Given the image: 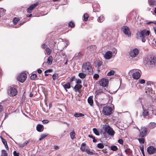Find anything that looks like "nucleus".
<instances>
[{
  "mask_svg": "<svg viewBox=\"0 0 156 156\" xmlns=\"http://www.w3.org/2000/svg\"><path fill=\"white\" fill-rule=\"evenodd\" d=\"M82 71L87 75L92 74L93 70L91 64L89 62L83 63L82 67Z\"/></svg>",
  "mask_w": 156,
  "mask_h": 156,
  "instance_id": "f257e3e1",
  "label": "nucleus"
},
{
  "mask_svg": "<svg viewBox=\"0 0 156 156\" xmlns=\"http://www.w3.org/2000/svg\"><path fill=\"white\" fill-rule=\"evenodd\" d=\"M144 62L146 66H150L156 62V59L155 58L152 57L145 58L144 59Z\"/></svg>",
  "mask_w": 156,
  "mask_h": 156,
  "instance_id": "f03ea898",
  "label": "nucleus"
},
{
  "mask_svg": "<svg viewBox=\"0 0 156 156\" xmlns=\"http://www.w3.org/2000/svg\"><path fill=\"white\" fill-rule=\"evenodd\" d=\"M103 129L105 132L111 136H113L115 133V131L108 125H103Z\"/></svg>",
  "mask_w": 156,
  "mask_h": 156,
  "instance_id": "7ed1b4c3",
  "label": "nucleus"
},
{
  "mask_svg": "<svg viewBox=\"0 0 156 156\" xmlns=\"http://www.w3.org/2000/svg\"><path fill=\"white\" fill-rule=\"evenodd\" d=\"M112 111L113 109L111 107L106 106L103 107L102 112L104 115L108 116L112 113Z\"/></svg>",
  "mask_w": 156,
  "mask_h": 156,
  "instance_id": "20e7f679",
  "label": "nucleus"
},
{
  "mask_svg": "<svg viewBox=\"0 0 156 156\" xmlns=\"http://www.w3.org/2000/svg\"><path fill=\"white\" fill-rule=\"evenodd\" d=\"M150 34V32L149 30H146L140 31L139 33L140 37L142 39V41L143 42H145L146 41V39L145 37L148 36Z\"/></svg>",
  "mask_w": 156,
  "mask_h": 156,
  "instance_id": "39448f33",
  "label": "nucleus"
},
{
  "mask_svg": "<svg viewBox=\"0 0 156 156\" xmlns=\"http://www.w3.org/2000/svg\"><path fill=\"white\" fill-rule=\"evenodd\" d=\"M8 94L10 96H14L16 95L18 93L17 89L13 87L10 86L8 88Z\"/></svg>",
  "mask_w": 156,
  "mask_h": 156,
  "instance_id": "423d86ee",
  "label": "nucleus"
},
{
  "mask_svg": "<svg viewBox=\"0 0 156 156\" xmlns=\"http://www.w3.org/2000/svg\"><path fill=\"white\" fill-rule=\"evenodd\" d=\"M147 153L149 154H152L156 153V148L153 146H150L147 149Z\"/></svg>",
  "mask_w": 156,
  "mask_h": 156,
  "instance_id": "0eeeda50",
  "label": "nucleus"
},
{
  "mask_svg": "<svg viewBox=\"0 0 156 156\" xmlns=\"http://www.w3.org/2000/svg\"><path fill=\"white\" fill-rule=\"evenodd\" d=\"M27 77V75L24 73L20 74L17 78L18 80L21 83L23 82Z\"/></svg>",
  "mask_w": 156,
  "mask_h": 156,
  "instance_id": "6e6552de",
  "label": "nucleus"
},
{
  "mask_svg": "<svg viewBox=\"0 0 156 156\" xmlns=\"http://www.w3.org/2000/svg\"><path fill=\"white\" fill-rule=\"evenodd\" d=\"M147 129L146 128L142 127L140 130V131L139 137H143L145 136L147 134Z\"/></svg>",
  "mask_w": 156,
  "mask_h": 156,
  "instance_id": "1a4fd4ad",
  "label": "nucleus"
},
{
  "mask_svg": "<svg viewBox=\"0 0 156 156\" xmlns=\"http://www.w3.org/2000/svg\"><path fill=\"white\" fill-rule=\"evenodd\" d=\"M139 53V51L138 49L136 48H135L130 51L129 55L132 57H135Z\"/></svg>",
  "mask_w": 156,
  "mask_h": 156,
  "instance_id": "9d476101",
  "label": "nucleus"
},
{
  "mask_svg": "<svg viewBox=\"0 0 156 156\" xmlns=\"http://www.w3.org/2000/svg\"><path fill=\"white\" fill-rule=\"evenodd\" d=\"M108 80L107 79L103 78L99 81L100 85L103 87H106L108 85Z\"/></svg>",
  "mask_w": 156,
  "mask_h": 156,
  "instance_id": "9b49d317",
  "label": "nucleus"
},
{
  "mask_svg": "<svg viewBox=\"0 0 156 156\" xmlns=\"http://www.w3.org/2000/svg\"><path fill=\"white\" fill-rule=\"evenodd\" d=\"M122 31L126 35H127L128 37L130 36V32L128 27L126 26H123L122 27Z\"/></svg>",
  "mask_w": 156,
  "mask_h": 156,
  "instance_id": "f8f14e48",
  "label": "nucleus"
},
{
  "mask_svg": "<svg viewBox=\"0 0 156 156\" xmlns=\"http://www.w3.org/2000/svg\"><path fill=\"white\" fill-rule=\"evenodd\" d=\"M38 5V3L36 2L33 4L31 5L30 7L27 8V12L29 13H31L32 10Z\"/></svg>",
  "mask_w": 156,
  "mask_h": 156,
  "instance_id": "ddd939ff",
  "label": "nucleus"
},
{
  "mask_svg": "<svg viewBox=\"0 0 156 156\" xmlns=\"http://www.w3.org/2000/svg\"><path fill=\"white\" fill-rule=\"evenodd\" d=\"M38 5V3L36 2L33 4L31 5L30 7L27 8V12L29 13H31L32 10Z\"/></svg>",
  "mask_w": 156,
  "mask_h": 156,
  "instance_id": "4468645a",
  "label": "nucleus"
},
{
  "mask_svg": "<svg viewBox=\"0 0 156 156\" xmlns=\"http://www.w3.org/2000/svg\"><path fill=\"white\" fill-rule=\"evenodd\" d=\"M96 48V46L95 45H91L87 48L88 51L89 53L94 52Z\"/></svg>",
  "mask_w": 156,
  "mask_h": 156,
  "instance_id": "2eb2a0df",
  "label": "nucleus"
},
{
  "mask_svg": "<svg viewBox=\"0 0 156 156\" xmlns=\"http://www.w3.org/2000/svg\"><path fill=\"white\" fill-rule=\"evenodd\" d=\"M112 56V52L110 51H107L105 54L104 57L106 59H110Z\"/></svg>",
  "mask_w": 156,
  "mask_h": 156,
  "instance_id": "dca6fc26",
  "label": "nucleus"
},
{
  "mask_svg": "<svg viewBox=\"0 0 156 156\" xmlns=\"http://www.w3.org/2000/svg\"><path fill=\"white\" fill-rule=\"evenodd\" d=\"M133 77L135 79H138L140 76V74L139 72H136L133 74Z\"/></svg>",
  "mask_w": 156,
  "mask_h": 156,
  "instance_id": "f3484780",
  "label": "nucleus"
},
{
  "mask_svg": "<svg viewBox=\"0 0 156 156\" xmlns=\"http://www.w3.org/2000/svg\"><path fill=\"white\" fill-rule=\"evenodd\" d=\"M43 126L40 124H38L36 127V129L39 132H41L43 131L44 130Z\"/></svg>",
  "mask_w": 156,
  "mask_h": 156,
  "instance_id": "a211bd4d",
  "label": "nucleus"
},
{
  "mask_svg": "<svg viewBox=\"0 0 156 156\" xmlns=\"http://www.w3.org/2000/svg\"><path fill=\"white\" fill-rule=\"evenodd\" d=\"M93 96H90L88 98L87 101L88 103L91 106H92L93 104Z\"/></svg>",
  "mask_w": 156,
  "mask_h": 156,
  "instance_id": "6ab92c4d",
  "label": "nucleus"
},
{
  "mask_svg": "<svg viewBox=\"0 0 156 156\" xmlns=\"http://www.w3.org/2000/svg\"><path fill=\"white\" fill-rule=\"evenodd\" d=\"M156 127V123L155 122H151L149 125V127L151 129H154Z\"/></svg>",
  "mask_w": 156,
  "mask_h": 156,
  "instance_id": "aec40b11",
  "label": "nucleus"
},
{
  "mask_svg": "<svg viewBox=\"0 0 156 156\" xmlns=\"http://www.w3.org/2000/svg\"><path fill=\"white\" fill-rule=\"evenodd\" d=\"M62 86L66 91H67V89H69L70 88V84L69 83H67L65 84H62Z\"/></svg>",
  "mask_w": 156,
  "mask_h": 156,
  "instance_id": "412c9836",
  "label": "nucleus"
},
{
  "mask_svg": "<svg viewBox=\"0 0 156 156\" xmlns=\"http://www.w3.org/2000/svg\"><path fill=\"white\" fill-rule=\"evenodd\" d=\"M82 86L80 84H76L74 87V90L75 92H77L79 90L81 89Z\"/></svg>",
  "mask_w": 156,
  "mask_h": 156,
  "instance_id": "4be33fe9",
  "label": "nucleus"
},
{
  "mask_svg": "<svg viewBox=\"0 0 156 156\" xmlns=\"http://www.w3.org/2000/svg\"><path fill=\"white\" fill-rule=\"evenodd\" d=\"M69 134L70 136V138L72 140H73L76 138V134L75 131L74 130H73L72 132H71Z\"/></svg>",
  "mask_w": 156,
  "mask_h": 156,
  "instance_id": "5701e85b",
  "label": "nucleus"
},
{
  "mask_svg": "<svg viewBox=\"0 0 156 156\" xmlns=\"http://www.w3.org/2000/svg\"><path fill=\"white\" fill-rule=\"evenodd\" d=\"M102 65V62L100 61H98L95 62V66L96 67L99 68Z\"/></svg>",
  "mask_w": 156,
  "mask_h": 156,
  "instance_id": "b1692460",
  "label": "nucleus"
},
{
  "mask_svg": "<svg viewBox=\"0 0 156 156\" xmlns=\"http://www.w3.org/2000/svg\"><path fill=\"white\" fill-rule=\"evenodd\" d=\"M87 75V74L85 73L84 72H82V73H80L78 75L80 78L83 79L85 78L86 75Z\"/></svg>",
  "mask_w": 156,
  "mask_h": 156,
  "instance_id": "393cba45",
  "label": "nucleus"
},
{
  "mask_svg": "<svg viewBox=\"0 0 156 156\" xmlns=\"http://www.w3.org/2000/svg\"><path fill=\"white\" fill-rule=\"evenodd\" d=\"M149 4L151 5H156V1L155 0H149Z\"/></svg>",
  "mask_w": 156,
  "mask_h": 156,
  "instance_id": "a878e982",
  "label": "nucleus"
},
{
  "mask_svg": "<svg viewBox=\"0 0 156 156\" xmlns=\"http://www.w3.org/2000/svg\"><path fill=\"white\" fill-rule=\"evenodd\" d=\"M52 57L51 56H49L48 58L47 63L48 64H51L52 63Z\"/></svg>",
  "mask_w": 156,
  "mask_h": 156,
  "instance_id": "bb28decb",
  "label": "nucleus"
},
{
  "mask_svg": "<svg viewBox=\"0 0 156 156\" xmlns=\"http://www.w3.org/2000/svg\"><path fill=\"white\" fill-rule=\"evenodd\" d=\"M84 115L83 114L80 113H76L74 115V116L76 117H82Z\"/></svg>",
  "mask_w": 156,
  "mask_h": 156,
  "instance_id": "cd10ccee",
  "label": "nucleus"
},
{
  "mask_svg": "<svg viewBox=\"0 0 156 156\" xmlns=\"http://www.w3.org/2000/svg\"><path fill=\"white\" fill-rule=\"evenodd\" d=\"M45 51H46L47 54L48 55H49L51 54V50L49 48H47L46 49Z\"/></svg>",
  "mask_w": 156,
  "mask_h": 156,
  "instance_id": "c85d7f7f",
  "label": "nucleus"
},
{
  "mask_svg": "<svg viewBox=\"0 0 156 156\" xmlns=\"http://www.w3.org/2000/svg\"><path fill=\"white\" fill-rule=\"evenodd\" d=\"M93 130L94 133L97 136L99 135L100 134L99 133V132L97 129L94 128L93 129Z\"/></svg>",
  "mask_w": 156,
  "mask_h": 156,
  "instance_id": "c756f323",
  "label": "nucleus"
},
{
  "mask_svg": "<svg viewBox=\"0 0 156 156\" xmlns=\"http://www.w3.org/2000/svg\"><path fill=\"white\" fill-rule=\"evenodd\" d=\"M98 21L100 22H101L104 20V16H100L98 19Z\"/></svg>",
  "mask_w": 156,
  "mask_h": 156,
  "instance_id": "7c9ffc66",
  "label": "nucleus"
},
{
  "mask_svg": "<svg viewBox=\"0 0 156 156\" xmlns=\"http://www.w3.org/2000/svg\"><path fill=\"white\" fill-rule=\"evenodd\" d=\"M88 17L89 16L88 14L87 13H85L83 15L84 19V21H87L88 20Z\"/></svg>",
  "mask_w": 156,
  "mask_h": 156,
  "instance_id": "2f4dec72",
  "label": "nucleus"
},
{
  "mask_svg": "<svg viewBox=\"0 0 156 156\" xmlns=\"http://www.w3.org/2000/svg\"><path fill=\"white\" fill-rule=\"evenodd\" d=\"M48 136L47 134H42L41 135L40 138L39 139L40 140H41L44 138H45L46 136Z\"/></svg>",
  "mask_w": 156,
  "mask_h": 156,
  "instance_id": "473e14b6",
  "label": "nucleus"
},
{
  "mask_svg": "<svg viewBox=\"0 0 156 156\" xmlns=\"http://www.w3.org/2000/svg\"><path fill=\"white\" fill-rule=\"evenodd\" d=\"M5 10L2 8H0V15L1 16L4 14Z\"/></svg>",
  "mask_w": 156,
  "mask_h": 156,
  "instance_id": "72a5a7b5",
  "label": "nucleus"
},
{
  "mask_svg": "<svg viewBox=\"0 0 156 156\" xmlns=\"http://www.w3.org/2000/svg\"><path fill=\"white\" fill-rule=\"evenodd\" d=\"M97 147L100 149H102L104 147V145L102 143H99L97 144Z\"/></svg>",
  "mask_w": 156,
  "mask_h": 156,
  "instance_id": "f704fd0d",
  "label": "nucleus"
},
{
  "mask_svg": "<svg viewBox=\"0 0 156 156\" xmlns=\"http://www.w3.org/2000/svg\"><path fill=\"white\" fill-rule=\"evenodd\" d=\"M2 156H7V154L6 151L5 150H2Z\"/></svg>",
  "mask_w": 156,
  "mask_h": 156,
  "instance_id": "c9c22d12",
  "label": "nucleus"
},
{
  "mask_svg": "<svg viewBox=\"0 0 156 156\" xmlns=\"http://www.w3.org/2000/svg\"><path fill=\"white\" fill-rule=\"evenodd\" d=\"M111 150L113 151H116L118 149V148L115 146H113L111 147Z\"/></svg>",
  "mask_w": 156,
  "mask_h": 156,
  "instance_id": "e433bc0d",
  "label": "nucleus"
},
{
  "mask_svg": "<svg viewBox=\"0 0 156 156\" xmlns=\"http://www.w3.org/2000/svg\"><path fill=\"white\" fill-rule=\"evenodd\" d=\"M37 77V76L36 74H33L31 75L30 78L32 80H34Z\"/></svg>",
  "mask_w": 156,
  "mask_h": 156,
  "instance_id": "4c0bfd02",
  "label": "nucleus"
},
{
  "mask_svg": "<svg viewBox=\"0 0 156 156\" xmlns=\"http://www.w3.org/2000/svg\"><path fill=\"white\" fill-rule=\"evenodd\" d=\"M86 151L88 154L93 155L94 154V153L93 152L91 151L90 149L87 150Z\"/></svg>",
  "mask_w": 156,
  "mask_h": 156,
  "instance_id": "58836bf2",
  "label": "nucleus"
},
{
  "mask_svg": "<svg viewBox=\"0 0 156 156\" xmlns=\"http://www.w3.org/2000/svg\"><path fill=\"white\" fill-rule=\"evenodd\" d=\"M139 143L140 144H144V138H141L138 139Z\"/></svg>",
  "mask_w": 156,
  "mask_h": 156,
  "instance_id": "ea45409f",
  "label": "nucleus"
},
{
  "mask_svg": "<svg viewBox=\"0 0 156 156\" xmlns=\"http://www.w3.org/2000/svg\"><path fill=\"white\" fill-rule=\"evenodd\" d=\"M103 92L102 90H98L95 92V93L96 95H98L102 93H103Z\"/></svg>",
  "mask_w": 156,
  "mask_h": 156,
  "instance_id": "a19ab883",
  "label": "nucleus"
},
{
  "mask_svg": "<svg viewBox=\"0 0 156 156\" xmlns=\"http://www.w3.org/2000/svg\"><path fill=\"white\" fill-rule=\"evenodd\" d=\"M114 71L112 70H111L110 72L108 73L107 75L108 76H111L112 75H113L114 74Z\"/></svg>",
  "mask_w": 156,
  "mask_h": 156,
  "instance_id": "79ce46f5",
  "label": "nucleus"
},
{
  "mask_svg": "<svg viewBox=\"0 0 156 156\" xmlns=\"http://www.w3.org/2000/svg\"><path fill=\"white\" fill-rule=\"evenodd\" d=\"M0 138L3 144L4 145H5V144L6 145L7 143L6 140L1 136H0Z\"/></svg>",
  "mask_w": 156,
  "mask_h": 156,
  "instance_id": "37998d69",
  "label": "nucleus"
},
{
  "mask_svg": "<svg viewBox=\"0 0 156 156\" xmlns=\"http://www.w3.org/2000/svg\"><path fill=\"white\" fill-rule=\"evenodd\" d=\"M58 77V74H54L52 76V78L54 80H55Z\"/></svg>",
  "mask_w": 156,
  "mask_h": 156,
  "instance_id": "c03bdc74",
  "label": "nucleus"
},
{
  "mask_svg": "<svg viewBox=\"0 0 156 156\" xmlns=\"http://www.w3.org/2000/svg\"><path fill=\"white\" fill-rule=\"evenodd\" d=\"M145 80L144 79H140L138 80V82L141 84H143L145 83Z\"/></svg>",
  "mask_w": 156,
  "mask_h": 156,
  "instance_id": "a18cd8bd",
  "label": "nucleus"
},
{
  "mask_svg": "<svg viewBox=\"0 0 156 156\" xmlns=\"http://www.w3.org/2000/svg\"><path fill=\"white\" fill-rule=\"evenodd\" d=\"M69 26L71 27H74L75 25L73 22L71 21L69 23Z\"/></svg>",
  "mask_w": 156,
  "mask_h": 156,
  "instance_id": "49530a36",
  "label": "nucleus"
},
{
  "mask_svg": "<svg viewBox=\"0 0 156 156\" xmlns=\"http://www.w3.org/2000/svg\"><path fill=\"white\" fill-rule=\"evenodd\" d=\"M148 112L147 111H144L143 112V115H144L145 117H147V116H148Z\"/></svg>",
  "mask_w": 156,
  "mask_h": 156,
  "instance_id": "de8ad7c7",
  "label": "nucleus"
},
{
  "mask_svg": "<svg viewBox=\"0 0 156 156\" xmlns=\"http://www.w3.org/2000/svg\"><path fill=\"white\" fill-rule=\"evenodd\" d=\"M18 21V20L16 18H15L13 20L12 22H13V23L14 24H16L17 23Z\"/></svg>",
  "mask_w": 156,
  "mask_h": 156,
  "instance_id": "09e8293b",
  "label": "nucleus"
},
{
  "mask_svg": "<svg viewBox=\"0 0 156 156\" xmlns=\"http://www.w3.org/2000/svg\"><path fill=\"white\" fill-rule=\"evenodd\" d=\"M93 77L97 80L99 77V75L97 74H95L94 75Z\"/></svg>",
  "mask_w": 156,
  "mask_h": 156,
  "instance_id": "8fccbe9b",
  "label": "nucleus"
},
{
  "mask_svg": "<svg viewBox=\"0 0 156 156\" xmlns=\"http://www.w3.org/2000/svg\"><path fill=\"white\" fill-rule=\"evenodd\" d=\"M3 111V106L0 103V112Z\"/></svg>",
  "mask_w": 156,
  "mask_h": 156,
  "instance_id": "3c124183",
  "label": "nucleus"
},
{
  "mask_svg": "<svg viewBox=\"0 0 156 156\" xmlns=\"http://www.w3.org/2000/svg\"><path fill=\"white\" fill-rule=\"evenodd\" d=\"M118 142L121 144H123V141L122 139H119L118 140Z\"/></svg>",
  "mask_w": 156,
  "mask_h": 156,
  "instance_id": "603ef678",
  "label": "nucleus"
},
{
  "mask_svg": "<svg viewBox=\"0 0 156 156\" xmlns=\"http://www.w3.org/2000/svg\"><path fill=\"white\" fill-rule=\"evenodd\" d=\"M80 149L81 151H86V150L85 147H82L81 146L80 147Z\"/></svg>",
  "mask_w": 156,
  "mask_h": 156,
  "instance_id": "864d4df0",
  "label": "nucleus"
},
{
  "mask_svg": "<svg viewBox=\"0 0 156 156\" xmlns=\"http://www.w3.org/2000/svg\"><path fill=\"white\" fill-rule=\"evenodd\" d=\"M13 154L14 156H19V154L16 153V151H14Z\"/></svg>",
  "mask_w": 156,
  "mask_h": 156,
  "instance_id": "5fc2aeb1",
  "label": "nucleus"
},
{
  "mask_svg": "<svg viewBox=\"0 0 156 156\" xmlns=\"http://www.w3.org/2000/svg\"><path fill=\"white\" fill-rule=\"evenodd\" d=\"M42 48L44 49L46 47V45L45 44H44L41 46Z\"/></svg>",
  "mask_w": 156,
  "mask_h": 156,
  "instance_id": "6e6d98bb",
  "label": "nucleus"
},
{
  "mask_svg": "<svg viewBox=\"0 0 156 156\" xmlns=\"http://www.w3.org/2000/svg\"><path fill=\"white\" fill-rule=\"evenodd\" d=\"M75 79V76H73L71 77V78L70 79V82H71L74 80V79Z\"/></svg>",
  "mask_w": 156,
  "mask_h": 156,
  "instance_id": "4d7b16f0",
  "label": "nucleus"
},
{
  "mask_svg": "<svg viewBox=\"0 0 156 156\" xmlns=\"http://www.w3.org/2000/svg\"><path fill=\"white\" fill-rule=\"evenodd\" d=\"M140 149L141 151H144V145H142V146H140Z\"/></svg>",
  "mask_w": 156,
  "mask_h": 156,
  "instance_id": "13d9d810",
  "label": "nucleus"
},
{
  "mask_svg": "<svg viewBox=\"0 0 156 156\" xmlns=\"http://www.w3.org/2000/svg\"><path fill=\"white\" fill-rule=\"evenodd\" d=\"M42 122L43 123H48L49 122V121L48 120H44L42 121Z\"/></svg>",
  "mask_w": 156,
  "mask_h": 156,
  "instance_id": "bf43d9fd",
  "label": "nucleus"
},
{
  "mask_svg": "<svg viewBox=\"0 0 156 156\" xmlns=\"http://www.w3.org/2000/svg\"><path fill=\"white\" fill-rule=\"evenodd\" d=\"M130 150L129 149H126L125 150V152L126 153H129V152Z\"/></svg>",
  "mask_w": 156,
  "mask_h": 156,
  "instance_id": "052dcab7",
  "label": "nucleus"
},
{
  "mask_svg": "<svg viewBox=\"0 0 156 156\" xmlns=\"http://www.w3.org/2000/svg\"><path fill=\"white\" fill-rule=\"evenodd\" d=\"M51 69H48V70H46L44 72L45 73H46L48 72H51Z\"/></svg>",
  "mask_w": 156,
  "mask_h": 156,
  "instance_id": "680f3d73",
  "label": "nucleus"
},
{
  "mask_svg": "<svg viewBox=\"0 0 156 156\" xmlns=\"http://www.w3.org/2000/svg\"><path fill=\"white\" fill-rule=\"evenodd\" d=\"M81 83V80H80V79H78V80H77L76 81V83H77V84H78V83Z\"/></svg>",
  "mask_w": 156,
  "mask_h": 156,
  "instance_id": "e2e57ef3",
  "label": "nucleus"
},
{
  "mask_svg": "<svg viewBox=\"0 0 156 156\" xmlns=\"http://www.w3.org/2000/svg\"><path fill=\"white\" fill-rule=\"evenodd\" d=\"M102 151L104 153H107V151L106 150L104 149L102 150Z\"/></svg>",
  "mask_w": 156,
  "mask_h": 156,
  "instance_id": "0e129e2a",
  "label": "nucleus"
},
{
  "mask_svg": "<svg viewBox=\"0 0 156 156\" xmlns=\"http://www.w3.org/2000/svg\"><path fill=\"white\" fill-rule=\"evenodd\" d=\"M37 72L39 74L41 73L42 72V70L40 69H37Z\"/></svg>",
  "mask_w": 156,
  "mask_h": 156,
  "instance_id": "69168bd1",
  "label": "nucleus"
},
{
  "mask_svg": "<svg viewBox=\"0 0 156 156\" xmlns=\"http://www.w3.org/2000/svg\"><path fill=\"white\" fill-rule=\"evenodd\" d=\"M54 148L56 150H57L58 149L59 147H58L57 146H54Z\"/></svg>",
  "mask_w": 156,
  "mask_h": 156,
  "instance_id": "338daca9",
  "label": "nucleus"
},
{
  "mask_svg": "<svg viewBox=\"0 0 156 156\" xmlns=\"http://www.w3.org/2000/svg\"><path fill=\"white\" fill-rule=\"evenodd\" d=\"M19 146L21 147H24L25 146L23 144H19Z\"/></svg>",
  "mask_w": 156,
  "mask_h": 156,
  "instance_id": "774afa93",
  "label": "nucleus"
}]
</instances>
